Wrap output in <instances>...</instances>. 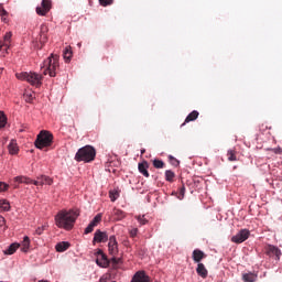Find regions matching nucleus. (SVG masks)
<instances>
[{"instance_id": "35", "label": "nucleus", "mask_w": 282, "mask_h": 282, "mask_svg": "<svg viewBox=\"0 0 282 282\" xmlns=\"http://www.w3.org/2000/svg\"><path fill=\"white\" fill-rule=\"evenodd\" d=\"M24 100L26 101V102H32L33 100H34V95L32 94V93H25L24 94Z\"/></svg>"}, {"instance_id": "50", "label": "nucleus", "mask_w": 282, "mask_h": 282, "mask_svg": "<svg viewBox=\"0 0 282 282\" xmlns=\"http://www.w3.org/2000/svg\"><path fill=\"white\" fill-rule=\"evenodd\" d=\"M3 47H6V45H3V42H0V50H3Z\"/></svg>"}, {"instance_id": "24", "label": "nucleus", "mask_w": 282, "mask_h": 282, "mask_svg": "<svg viewBox=\"0 0 282 282\" xmlns=\"http://www.w3.org/2000/svg\"><path fill=\"white\" fill-rule=\"evenodd\" d=\"M64 59L66 63H69L72 61L73 52H72V46H67L64 52H63Z\"/></svg>"}, {"instance_id": "51", "label": "nucleus", "mask_w": 282, "mask_h": 282, "mask_svg": "<svg viewBox=\"0 0 282 282\" xmlns=\"http://www.w3.org/2000/svg\"><path fill=\"white\" fill-rule=\"evenodd\" d=\"M144 153H147V150H145V149H142V150H141V155H144Z\"/></svg>"}, {"instance_id": "14", "label": "nucleus", "mask_w": 282, "mask_h": 282, "mask_svg": "<svg viewBox=\"0 0 282 282\" xmlns=\"http://www.w3.org/2000/svg\"><path fill=\"white\" fill-rule=\"evenodd\" d=\"M192 259L195 263H202V260L206 259V253L199 249H195L192 253Z\"/></svg>"}, {"instance_id": "49", "label": "nucleus", "mask_w": 282, "mask_h": 282, "mask_svg": "<svg viewBox=\"0 0 282 282\" xmlns=\"http://www.w3.org/2000/svg\"><path fill=\"white\" fill-rule=\"evenodd\" d=\"M99 282H107V278H100Z\"/></svg>"}, {"instance_id": "2", "label": "nucleus", "mask_w": 282, "mask_h": 282, "mask_svg": "<svg viewBox=\"0 0 282 282\" xmlns=\"http://www.w3.org/2000/svg\"><path fill=\"white\" fill-rule=\"evenodd\" d=\"M75 160L76 162H94L96 160V149L91 145H85L77 151Z\"/></svg>"}, {"instance_id": "17", "label": "nucleus", "mask_w": 282, "mask_h": 282, "mask_svg": "<svg viewBox=\"0 0 282 282\" xmlns=\"http://www.w3.org/2000/svg\"><path fill=\"white\" fill-rule=\"evenodd\" d=\"M112 217H113L115 221H122V219H124V217H127V214H124V212H122V209L115 208L112 210Z\"/></svg>"}, {"instance_id": "6", "label": "nucleus", "mask_w": 282, "mask_h": 282, "mask_svg": "<svg viewBox=\"0 0 282 282\" xmlns=\"http://www.w3.org/2000/svg\"><path fill=\"white\" fill-rule=\"evenodd\" d=\"M250 238V230L248 229H241L236 234L235 236L231 237L232 243H243V241H247V239Z\"/></svg>"}, {"instance_id": "12", "label": "nucleus", "mask_w": 282, "mask_h": 282, "mask_svg": "<svg viewBox=\"0 0 282 282\" xmlns=\"http://www.w3.org/2000/svg\"><path fill=\"white\" fill-rule=\"evenodd\" d=\"M131 282H151V278L144 271H138Z\"/></svg>"}, {"instance_id": "52", "label": "nucleus", "mask_w": 282, "mask_h": 282, "mask_svg": "<svg viewBox=\"0 0 282 282\" xmlns=\"http://www.w3.org/2000/svg\"><path fill=\"white\" fill-rule=\"evenodd\" d=\"M0 219H3V216L0 215Z\"/></svg>"}, {"instance_id": "25", "label": "nucleus", "mask_w": 282, "mask_h": 282, "mask_svg": "<svg viewBox=\"0 0 282 282\" xmlns=\"http://www.w3.org/2000/svg\"><path fill=\"white\" fill-rule=\"evenodd\" d=\"M69 248V242H58L55 246V250H57V252H65V250H67Z\"/></svg>"}, {"instance_id": "42", "label": "nucleus", "mask_w": 282, "mask_h": 282, "mask_svg": "<svg viewBox=\"0 0 282 282\" xmlns=\"http://www.w3.org/2000/svg\"><path fill=\"white\" fill-rule=\"evenodd\" d=\"M99 3L104 8H107V6H111V3H113V0H99Z\"/></svg>"}, {"instance_id": "21", "label": "nucleus", "mask_w": 282, "mask_h": 282, "mask_svg": "<svg viewBox=\"0 0 282 282\" xmlns=\"http://www.w3.org/2000/svg\"><path fill=\"white\" fill-rule=\"evenodd\" d=\"M21 245L13 242L11 243L6 250H4V254H14V252H17V250H19Z\"/></svg>"}, {"instance_id": "23", "label": "nucleus", "mask_w": 282, "mask_h": 282, "mask_svg": "<svg viewBox=\"0 0 282 282\" xmlns=\"http://www.w3.org/2000/svg\"><path fill=\"white\" fill-rule=\"evenodd\" d=\"M45 32H47V26L42 25L40 33V43H47V34H45Z\"/></svg>"}, {"instance_id": "43", "label": "nucleus", "mask_w": 282, "mask_h": 282, "mask_svg": "<svg viewBox=\"0 0 282 282\" xmlns=\"http://www.w3.org/2000/svg\"><path fill=\"white\" fill-rule=\"evenodd\" d=\"M45 228H47V226H41V227H37L35 232L36 235H43V232L45 231Z\"/></svg>"}, {"instance_id": "39", "label": "nucleus", "mask_w": 282, "mask_h": 282, "mask_svg": "<svg viewBox=\"0 0 282 282\" xmlns=\"http://www.w3.org/2000/svg\"><path fill=\"white\" fill-rule=\"evenodd\" d=\"M184 195H186V187L183 185L181 188H180V194L177 196L178 199H184Z\"/></svg>"}, {"instance_id": "53", "label": "nucleus", "mask_w": 282, "mask_h": 282, "mask_svg": "<svg viewBox=\"0 0 282 282\" xmlns=\"http://www.w3.org/2000/svg\"><path fill=\"white\" fill-rule=\"evenodd\" d=\"M0 69H6V68H0Z\"/></svg>"}, {"instance_id": "22", "label": "nucleus", "mask_w": 282, "mask_h": 282, "mask_svg": "<svg viewBox=\"0 0 282 282\" xmlns=\"http://www.w3.org/2000/svg\"><path fill=\"white\" fill-rule=\"evenodd\" d=\"M8 149L11 155H17V153H19V145H17V141L14 140H11Z\"/></svg>"}, {"instance_id": "31", "label": "nucleus", "mask_w": 282, "mask_h": 282, "mask_svg": "<svg viewBox=\"0 0 282 282\" xmlns=\"http://www.w3.org/2000/svg\"><path fill=\"white\" fill-rule=\"evenodd\" d=\"M165 180L166 182H173L175 180V172L171 170L165 171Z\"/></svg>"}, {"instance_id": "45", "label": "nucleus", "mask_w": 282, "mask_h": 282, "mask_svg": "<svg viewBox=\"0 0 282 282\" xmlns=\"http://www.w3.org/2000/svg\"><path fill=\"white\" fill-rule=\"evenodd\" d=\"M0 227H2L3 230H8V226H6V218H0Z\"/></svg>"}, {"instance_id": "7", "label": "nucleus", "mask_w": 282, "mask_h": 282, "mask_svg": "<svg viewBox=\"0 0 282 282\" xmlns=\"http://www.w3.org/2000/svg\"><path fill=\"white\" fill-rule=\"evenodd\" d=\"M109 241V235L106 231L97 229L94 235L93 243H107Z\"/></svg>"}, {"instance_id": "26", "label": "nucleus", "mask_w": 282, "mask_h": 282, "mask_svg": "<svg viewBox=\"0 0 282 282\" xmlns=\"http://www.w3.org/2000/svg\"><path fill=\"white\" fill-rule=\"evenodd\" d=\"M10 41H12V32L6 33V35L3 37V45L7 50H8V47H10Z\"/></svg>"}, {"instance_id": "27", "label": "nucleus", "mask_w": 282, "mask_h": 282, "mask_svg": "<svg viewBox=\"0 0 282 282\" xmlns=\"http://www.w3.org/2000/svg\"><path fill=\"white\" fill-rule=\"evenodd\" d=\"M7 124H8V117L3 111H0V129H4Z\"/></svg>"}, {"instance_id": "41", "label": "nucleus", "mask_w": 282, "mask_h": 282, "mask_svg": "<svg viewBox=\"0 0 282 282\" xmlns=\"http://www.w3.org/2000/svg\"><path fill=\"white\" fill-rule=\"evenodd\" d=\"M95 227L96 226L94 224L89 223V225L85 229V235H89V232H94Z\"/></svg>"}, {"instance_id": "1", "label": "nucleus", "mask_w": 282, "mask_h": 282, "mask_svg": "<svg viewBox=\"0 0 282 282\" xmlns=\"http://www.w3.org/2000/svg\"><path fill=\"white\" fill-rule=\"evenodd\" d=\"M78 212L76 210H61L55 216V224L57 228H64V230H72L74 228V224H76V219H78Z\"/></svg>"}, {"instance_id": "37", "label": "nucleus", "mask_w": 282, "mask_h": 282, "mask_svg": "<svg viewBox=\"0 0 282 282\" xmlns=\"http://www.w3.org/2000/svg\"><path fill=\"white\" fill-rule=\"evenodd\" d=\"M0 17H1L2 21L6 22V17H8V11H6V9H3L2 4H0Z\"/></svg>"}, {"instance_id": "9", "label": "nucleus", "mask_w": 282, "mask_h": 282, "mask_svg": "<svg viewBox=\"0 0 282 282\" xmlns=\"http://www.w3.org/2000/svg\"><path fill=\"white\" fill-rule=\"evenodd\" d=\"M96 263L99 265V268H109V259L107 258V254L102 252V250L97 252Z\"/></svg>"}, {"instance_id": "36", "label": "nucleus", "mask_w": 282, "mask_h": 282, "mask_svg": "<svg viewBox=\"0 0 282 282\" xmlns=\"http://www.w3.org/2000/svg\"><path fill=\"white\" fill-rule=\"evenodd\" d=\"M109 197L111 202H116V199H118V197H120V194L117 191L110 192L109 193Z\"/></svg>"}, {"instance_id": "33", "label": "nucleus", "mask_w": 282, "mask_h": 282, "mask_svg": "<svg viewBox=\"0 0 282 282\" xmlns=\"http://www.w3.org/2000/svg\"><path fill=\"white\" fill-rule=\"evenodd\" d=\"M102 221V214H97L94 219L90 221V224H93V226H98V224H100Z\"/></svg>"}, {"instance_id": "5", "label": "nucleus", "mask_w": 282, "mask_h": 282, "mask_svg": "<svg viewBox=\"0 0 282 282\" xmlns=\"http://www.w3.org/2000/svg\"><path fill=\"white\" fill-rule=\"evenodd\" d=\"M41 69H43V72H56L58 69V56L51 55V57L43 62Z\"/></svg>"}, {"instance_id": "38", "label": "nucleus", "mask_w": 282, "mask_h": 282, "mask_svg": "<svg viewBox=\"0 0 282 282\" xmlns=\"http://www.w3.org/2000/svg\"><path fill=\"white\" fill-rule=\"evenodd\" d=\"M10 188V185L6 182H0V193H6Z\"/></svg>"}, {"instance_id": "15", "label": "nucleus", "mask_w": 282, "mask_h": 282, "mask_svg": "<svg viewBox=\"0 0 282 282\" xmlns=\"http://www.w3.org/2000/svg\"><path fill=\"white\" fill-rule=\"evenodd\" d=\"M139 173L143 175L144 177H149V162L148 161H142L141 163L138 164Z\"/></svg>"}, {"instance_id": "19", "label": "nucleus", "mask_w": 282, "mask_h": 282, "mask_svg": "<svg viewBox=\"0 0 282 282\" xmlns=\"http://www.w3.org/2000/svg\"><path fill=\"white\" fill-rule=\"evenodd\" d=\"M257 278H258V275L252 272L242 274L243 282H257Z\"/></svg>"}, {"instance_id": "13", "label": "nucleus", "mask_w": 282, "mask_h": 282, "mask_svg": "<svg viewBox=\"0 0 282 282\" xmlns=\"http://www.w3.org/2000/svg\"><path fill=\"white\" fill-rule=\"evenodd\" d=\"M53 180L50 178V176H41L37 177L36 181H33L34 186H44V184H47L48 186H52Z\"/></svg>"}, {"instance_id": "40", "label": "nucleus", "mask_w": 282, "mask_h": 282, "mask_svg": "<svg viewBox=\"0 0 282 282\" xmlns=\"http://www.w3.org/2000/svg\"><path fill=\"white\" fill-rule=\"evenodd\" d=\"M135 219L139 221L140 226L147 225V218L144 216H137Z\"/></svg>"}, {"instance_id": "10", "label": "nucleus", "mask_w": 282, "mask_h": 282, "mask_svg": "<svg viewBox=\"0 0 282 282\" xmlns=\"http://www.w3.org/2000/svg\"><path fill=\"white\" fill-rule=\"evenodd\" d=\"M267 254L273 259H275V261H280L281 260V249H279L275 246L269 245L267 247Z\"/></svg>"}, {"instance_id": "44", "label": "nucleus", "mask_w": 282, "mask_h": 282, "mask_svg": "<svg viewBox=\"0 0 282 282\" xmlns=\"http://www.w3.org/2000/svg\"><path fill=\"white\" fill-rule=\"evenodd\" d=\"M130 237L134 238L138 237V228H133L129 231Z\"/></svg>"}, {"instance_id": "18", "label": "nucleus", "mask_w": 282, "mask_h": 282, "mask_svg": "<svg viewBox=\"0 0 282 282\" xmlns=\"http://www.w3.org/2000/svg\"><path fill=\"white\" fill-rule=\"evenodd\" d=\"M13 182H18V184H34V181L28 176H15Z\"/></svg>"}, {"instance_id": "8", "label": "nucleus", "mask_w": 282, "mask_h": 282, "mask_svg": "<svg viewBox=\"0 0 282 282\" xmlns=\"http://www.w3.org/2000/svg\"><path fill=\"white\" fill-rule=\"evenodd\" d=\"M52 10V0H42V7L36 8V14L45 17Z\"/></svg>"}, {"instance_id": "20", "label": "nucleus", "mask_w": 282, "mask_h": 282, "mask_svg": "<svg viewBox=\"0 0 282 282\" xmlns=\"http://www.w3.org/2000/svg\"><path fill=\"white\" fill-rule=\"evenodd\" d=\"M196 118H199V112L197 110H193L185 119V122L182 124L184 127L186 122H193Z\"/></svg>"}, {"instance_id": "32", "label": "nucleus", "mask_w": 282, "mask_h": 282, "mask_svg": "<svg viewBox=\"0 0 282 282\" xmlns=\"http://www.w3.org/2000/svg\"><path fill=\"white\" fill-rule=\"evenodd\" d=\"M153 166H154V169H164L165 163H164V161H162L160 159H154Z\"/></svg>"}, {"instance_id": "3", "label": "nucleus", "mask_w": 282, "mask_h": 282, "mask_svg": "<svg viewBox=\"0 0 282 282\" xmlns=\"http://www.w3.org/2000/svg\"><path fill=\"white\" fill-rule=\"evenodd\" d=\"M54 135L46 130H42L35 140L36 149H45V147H52Z\"/></svg>"}, {"instance_id": "16", "label": "nucleus", "mask_w": 282, "mask_h": 282, "mask_svg": "<svg viewBox=\"0 0 282 282\" xmlns=\"http://www.w3.org/2000/svg\"><path fill=\"white\" fill-rule=\"evenodd\" d=\"M196 273L202 279H206L208 276V269H206V265H204V263L200 262L197 264Z\"/></svg>"}, {"instance_id": "47", "label": "nucleus", "mask_w": 282, "mask_h": 282, "mask_svg": "<svg viewBox=\"0 0 282 282\" xmlns=\"http://www.w3.org/2000/svg\"><path fill=\"white\" fill-rule=\"evenodd\" d=\"M48 76H51V78H54L56 76V72H48Z\"/></svg>"}, {"instance_id": "29", "label": "nucleus", "mask_w": 282, "mask_h": 282, "mask_svg": "<svg viewBox=\"0 0 282 282\" xmlns=\"http://www.w3.org/2000/svg\"><path fill=\"white\" fill-rule=\"evenodd\" d=\"M30 250V237L25 236L22 242V251L28 252Z\"/></svg>"}, {"instance_id": "34", "label": "nucleus", "mask_w": 282, "mask_h": 282, "mask_svg": "<svg viewBox=\"0 0 282 282\" xmlns=\"http://www.w3.org/2000/svg\"><path fill=\"white\" fill-rule=\"evenodd\" d=\"M169 162L172 164V166H180V161L173 155H169Z\"/></svg>"}, {"instance_id": "30", "label": "nucleus", "mask_w": 282, "mask_h": 282, "mask_svg": "<svg viewBox=\"0 0 282 282\" xmlns=\"http://www.w3.org/2000/svg\"><path fill=\"white\" fill-rule=\"evenodd\" d=\"M227 158L229 162H237V152L235 150H229L227 152Z\"/></svg>"}, {"instance_id": "11", "label": "nucleus", "mask_w": 282, "mask_h": 282, "mask_svg": "<svg viewBox=\"0 0 282 282\" xmlns=\"http://www.w3.org/2000/svg\"><path fill=\"white\" fill-rule=\"evenodd\" d=\"M108 251L109 254H111L112 257H116V254H118V240H116V236L109 237Z\"/></svg>"}, {"instance_id": "46", "label": "nucleus", "mask_w": 282, "mask_h": 282, "mask_svg": "<svg viewBox=\"0 0 282 282\" xmlns=\"http://www.w3.org/2000/svg\"><path fill=\"white\" fill-rule=\"evenodd\" d=\"M111 261H112V263H115V265H118V263H120V259H118V258H116V257H113V258L111 259Z\"/></svg>"}, {"instance_id": "4", "label": "nucleus", "mask_w": 282, "mask_h": 282, "mask_svg": "<svg viewBox=\"0 0 282 282\" xmlns=\"http://www.w3.org/2000/svg\"><path fill=\"white\" fill-rule=\"evenodd\" d=\"M15 77L19 80H26V83H30L31 85H40L41 80L43 78V75L39 73H28V72H18L15 73Z\"/></svg>"}, {"instance_id": "28", "label": "nucleus", "mask_w": 282, "mask_h": 282, "mask_svg": "<svg viewBox=\"0 0 282 282\" xmlns=\"http://www.w3.org/2000/svg\"><path fill=\"white\" fill-rule=\"evenodd\" d=\"M0 208L1 210H4V213H8L10 210V203L7 199H1Z\"/></svg>"}, {"instance_id": "48", "label": "nucleus", "mask_w": 282, "mask_h": 282, "mask_svg": "<svg viewBox=\"0 0 282 282\" xmlns=\"http://www.w3.org/2000/svg\"><path fill=\"white\" fill-rule=\"evenodd\" d=\"M12 186H13V188H19V182H14V181H13Z\"/></svg>"}]
</instances>
